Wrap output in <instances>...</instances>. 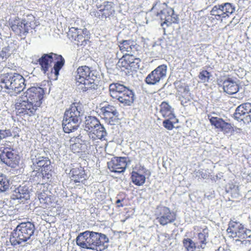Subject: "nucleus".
Returning a JSON list of instances; mask_svg holds the SVG:
<instances>
[{"mask_svg": "<svg viewBox=\"0 0 251 251\" xmlns=\"http://www.w3.org/2000/svg\"><path fill=\"white\" fill-rule=\"evenodd\" d=\"M44 91L41 87H32L28 88L15 103L18 115H34L42 103Z\"/></svg>", "mask_w": 251, "mask_h": 251, "instance_id": "1", "label": "nucleus"}, {"mask_svg": "<svg viewBox=\"0 0 251 251\" xmlns=\"http://www.w3.org/2000/svg\"><path fill=\"white\" fill-rule=\"evenodd\" d=\"M31 159L33 166L31 176L38 183H48L51 181L52 166L48 158L41 156L38 150L32 151Z\"/></svg>", "mask_w": 251, "mask_h": 251, "instance_id": "2", "label": "nucleus"}, {"mask_svg": "<svg viewBox=\"0 0 251 251\" xmlns=\"http://www.w3.org/2000/svg\"><path fill=\"white\" fill-rule=\"evenodd\" d=\"M98 72L86 66L79 67L77 69L75 80L83 91L92 92L98 88Z\"/></svg>", "mask_w": 251, "mask_h": 251, "instance_id": "3", "label": "nucleus"}, {"mask_svg": "<svg viewBox=\"0 0 251 251\" xmlns=\"http://www.w3.org/2000/svg\"><path fill=\"white\" fill-rule=\"evenodd\" d=\"M24 77L16 73H7L1 74L0 76V86L6 90L10 96L20 94L25 87Z\"/></svg>", "mask_w": 251, "mask_h": 251, "instance_id": "4", "label": "nucleus"}, {"mask_svg": "<svg viewBox=\"0 0 251 251\" xmlns=\"http://www.w3.org/2000/svg\"><path fill=\"white\" fill-rule=\"evenodd\" d=\"M85 119L82 126L84 130L88 133L86 138L93 142H95L96 139L106 141L108 133L99 119L92 116L86 117Z\"/></svg>", "mask_w": 251, "mask_h": 251, "instance_id": "5", "label": "nucleus"}, {"mask_svg": "<svg viewBox=\"0 0 251 251\" xmlns=\"http://www.w3.org/2000/svg\"><path fill=\"white\" fill-rule=\"evenodd\" d=\"M35 231V225L31 222H23L19 224L11 233L10 242L11 245L15 246L27 241L32 240Z\"/></svg>", "mask_w": 251, "mask_h": 251, "instance_id": "6", "label": "nucleus"}, {"mask_svg": "<svg viewBox=\"0 0 251 251\" xmlns=\"http://www.w3.org/2000/svg\"><path fill=\"white\" fill-rule=\"evenodd\" d=\"M41 66V70L44 74H46L51 67V64L54 62V66L51 69V73H53L56 79L59 74V71L63 66L65 60L61 55H58L52 52L49 54H44L41 57L37 60Z\"/></svg>", "mask_w": 251, "mask_h": 251, "instance_id": "7", "label": "nucleus"}, {"mask_svg": "<svg viewBox=\"0 0 251 251\" xmlns=\"http://www.w3.org/2000/svg\"><path fill=\"white\" fill-rule=\"evenodd\" d=\"M109 88L110 96L121 103L130 105L133 102L134 95L133 91L124 85L115 83L111 84Z\"/></svg>", "mask_w": 251, "mask_h": 251, "instance_id": "8", "label": "nucleus"}, {"mask_svg": "<svg viewBox=\"0 0 251 251\" xmlns=\"http://www.w3.org/2000/svg\"><path fill=\"white\" fill-rule=\"evenodd\" d=\"M158 7L160 10L156 14L157 17L159 18L161 21H164L161 24V26L166 25L167 26H169L172 23H178L179 18L177 14H175L174 9L171 7H168L166 3L156 4L153 9Z\"/></svg>", "mask_w": 251, "mask_h": 251, "instance_id": "9", "label": "nucleus"}, {"mask_svg": "<svg viewBox=\"0 0 251 251\" xmlns=\"http://www.w3.org/2000/svg\"><path fill=\"white\" fill-rule=\"evenodd\" d=\"M96 6L98 11L91 12L94 16L101 20H105L114 15L115 13L114 4L111 1H103L102 0H95Z\"/></svg>", "mask_w": 251, "mask_h": 251, "instance_id": "10", "label": "nucleus"}, {"mask_svg": "<svg viewBox=\"0 0 251 251\" xmlns=\"http://www.w3.org/2000/svg\"><path fill=\"white\" fill-rule=\"evenodd\" d=\"M155 216L157 222L163 226L172 223L176 220V213L168 207L162 205L157 206Z\"/></svg>", "mask_w": 251, "mask_h": 251, "instance_id": "11", "label": "nucleus"}, {"mask_svg": "<svg viewBox=\"0 0 251 251\" xmlns=\"http://www.w3.org/2000/svg\"><path fill=\"white\" fill-rule=\"evenodd\" d=\"M226 231L231 233L233 237L238 238L239 240L251 238V230L247 228L239 222L230 221Z\"/></svg>", "mask_w": 251, "mask_h": 251, "instance_id": "12", "label": "nucleus"}, {"mask_svg": "<svg viewBox=\"0 0 251 251\" xmlns=\"http://www.w3.org/2000/svg\"><path fill=\"white\" fill-rule=\"evenodd\" d=\"M109 239L104 234L91 231L89 250L102 251L108 247Z\"/></svg>", "mask_w": 251, "mask_h": 251, "instance_id": "13", "label": "nucleus"}, {"mask_svg": "<svg viewBox=\"0 0 251 251\" xmlns=\"http://www.w3.org/2000/svg\"><path fill=\"white\" fill-rule=\"evenodd\" d=\"M167 66L162 64L150 73L146 77L145 82L149 85H156L166 77Z\"/></svg>", "mask_w": 251, "mask_h": 251, "instance_id": "14", "label": "nucleus"}, {"mask_svg": "<svg viewBox=\"0 0 251 251\" xmlns=\"http://www.w3.org/2000/svg\"><path fill=\"white\" fill-rule=\"evenodd\" d=\"M235 119L245 124L251 123V103H244L239 105L234 114Z\"/></svg>", "mask_w": 251, "mask_h": 251, "instance_id": "15", "label": "nucleus"}, {"mask_svg": "<svg viewBox=\"0 0 251 251\" xmlns=\"http://www.w3.org/2000/svg\"><path fill=\"white\" fill-rule=\"evenodd\" d=\"M75 142L70 145V149L74 153L85 152L93 147L95 142L83 136H79L75 139Z\"/></svg>", "mask_w": 251, "mask_h": 251, "instance_id": "16", "label": "nucleus"}, {"mask_svg": "<svg viewBox=\"0 0 251 251\" xmlns=\"http://www.w3.org/2000/svg\"><path fill=\"white\" fill-rule=\"evenodd\" d=\"M1 161L7 166L13 168L18 166L20 156L14 150L4 149L0 154Z\"/></svg>", "mask_w": 251, "mask_h": 251, "instance_id": "17", "label": "nucleus"}, {"mask_svg": "<svg viewBox=\"0 0 251 251\" xmlns=\"http://www.w3.org/2000/svg\"><path fill=\"white\" fill-rule=\"evenodd\" d=\"M128 158L125 157H114L107 162V167L110 171L115 173L124 172L126 166Z\"/></svg>", "mask_w": 251, "mask_h": 251, "instance_id": "18", "label": "nucleus"}, {"mask_svg": "<svg viewBox=\"0 0 251 251\" xmlns=\"http://www.w3.org/2000/svg\"><path fill=\"white\" fill-rule=\"evenodd\" d=\"M83 115V113L78 104L73 103L69 109L66 110L64 118L81 123Z\"/></svg>", "mask_w": 251, "mask_h": 251, "instance_id": "19", "label": "nucleus"}, {"mask_svg": "<svg viewBox=\"0 0 251 251\" xmlns=\"http://www.w3.org/2000/svg\"><path fill=\"white\" fill-rule=\"evenodd\" d=\"M20 29L21 35L19 36H25L30 30L34 29L37 25L35 18L32 15H27L26 18L21 21Z\"/></svg>", "mask_w": 251, "mask_h": 251, "instance_id": "20", "label": "nucleus"}, {"mask_svg": "<svg viewBox=\"0 0 251 251\" xmlns=\"http://www.w3.org/2000/svg\"><path fill=\"white\" fill-rule=\"evenodd\" d=\"M118 43L120 50L125 54L134 53L137 50L138 45L133 40H122L119 41Z\"/></svg>", "mask_w": 251, "mask_h": 251, "instance_id": "21", "label": "nucleus"}, {"mask_svg": "<svg viewBox=\"0 0 251 251\" xmlns=\"http://www.w3.org/2000/svg\"><path fill=\"white\" fill-rule=\"evenodd\" d=\"M12 197L14 200H19L21 202L29 199V191L26 185H20L13 191Z\"/></svg>", "mask_w": 251, "mask_h": 251, "instance_id": "22", "label": "nucleus"}, {"mask_svg": "<svg viewBox=\"0 0 251 251\" xmlns=\"http://www.w3.org/2000/svg\"><path fill=\"white\" fill-rule=\"evenodd\" d=\"M91 231L86 230L78 234L76 238V245L83 249L89 250Z\"/></svg>", "mask_w": 251, "mask_h": 251, "instance_id": "23", "label": "nucleus"}, {"mask_svg": "<svg viewBox=\"0 0 251 251\" xmlns=\"http://www.w3.org/2000/svg\"><path fill=\"white\" fill-rule=\"evenodd\" d=\"M71 180L75 182H81L85 181L87 178L84 168L80 166L74 168L70 171Z\"/></svg>", "mask_w": 251, "mask_h": 251, "instance_id": "24", "label": "nucleus"}, {"mask_svg": "<svg viewBox=\"0 0 251 251\" xmlns=\"http://www.w3.org/2000/svg\"><path fill=\"white\" fill-rule=\"evenodd\" d=\"M225 92L229 95L236 94L239 90V85L231 78H227L223 83Z\"/></svg>", "mask_w": 251, "mask_h": 251, "instance_id": "25", "label": "nucleus"}, {"mask_svg": "<svg viewBox=\"0 0 251 251\" xmlns=\"http://www.w3.org/2000/svg\"><path fill=\"white\" fill-rule=\"evenodd\" d=\"M80 122L63 118L62 126L65 132L69 133L76 130L79 126Z\"/></svg>", "mask_w": 251, "mask_h": 251, "instance_id": "26", "label": "nucleus"}, {"mask_svg": "<svg viewBox=\"0 0 251 251\" xmlns=\"http://www.w3.org/2000/svg\"><path fill=\"white\" fill-rule=\"evenodd\" d=\"M160 112L165 118L174 119L175 118L173 109L168 103L165 101L162 102L160 104Z\"/></svg>", "mask_w": 251, "mask_h": 251, "instance_id": "27", "label": "nucleus"}, {"mask_svg": "<svg viewBox=\"0 0 251 251\" xmlns=\"http://www.w3.org/2000/svg\"><path fill=\"white\" fill-rule=\"evenodd\" d=\"M183 244L187 251H200L201 249L198 244V242L190 238L184 239Z\"/></svg>", "mask_w": 251, "mask_h": 251, "instance_id": "28", "label": "nucleus"}, {"mask_svg": "<svg viewBox=\"0 0 251 251\" xmlns=\"http://www.w3.org/2000/svg\"><path fill=\"white\" fill-rule=\"evenodd\" d=\"M208 237V229L207 227H205L198 233V244L201 249H204L207 243V239Z\"/></svg>", "mask_w": 251, "mask_h": 251, "instance_id": "29", "label": "nucleus"}, {"mask_svg": "<svg viewBox=\"0 0 251 251\" xmlns=\"http://www.w3.org/2000/svg\"><path fill=\"white\" fill-rule=\"evenodd\" d=\"M210 15L213 16V19L222 22L223 20L227 19L224 14V12H222V9L220 8L219 5H216L213 7L210 11Z\"/></svg>", "mask_w": 251, "mask_h": 251, "instance_id": "30", "label": "nucleus"}, {"mask_svg": "<svg viewBox=\"0 0 251 251\" xmlns=\"http://www.w3.org/2000/svg\"><path fill=\"white\" fill-rule=\"evenodd\" d=\"M131 178L132 182L137 186L143 185L146 181V177L144 175L135 171H133L131 173Z\"/></svg>", "mask_w": 251, "mask_h": 251, "instance_id": "31", "label": "nucleus"}, {"mask_svg": "<svg viewBox=\"0 0 251 251\" xmlns=\"http://www.w3.org/2000/svg\"><path fill=\"white\" fill-rule=\"evenodd\" d=\"M218 5L227 18L235 11V6L232 3L226 2Z\"/></svg>", "mask_w": 251, "mask_h": 251, "instance_id": "32", "label": "nucleus"}, {"mask_svg": "<svg viewBox=\"0 0 251 251\" xmlns=\"http://www.w3.org/2000/svg\"><path fill=\"white\" fill-rule=\"evenodd\" d=\"M9 186L10 180L8 177L3 174H0V193L6 191Z\"/></svg>", "mask_w": 251, "mask_h": 251, "instance_id": "33", "label": "nucleus"}, {"mask_svg": "<svg viewBox=\"0 0 251 251\" xmlns=\"http://www.w3.org/2000/svg\"><path fill=\"white\" fill-rule=\"evenodd\" d=\"M38 199L43 206L47 207L51 203V199L47 192L43 191L38 194Z\"/></svg>", "mask_w": 251, "mask_h": 251, "instance_id": "34", "label": "nucleus"}, {"mask_svg": "<svg viewBox=\"0 0 251 251\" xmlns=\"http://www.w3.org/2000/svg\"><path fill=\"white\" fill-rule=\"evenodd\" d=\"M227 192H230L233 198H237L240 195L239 186L233 183L228 184Z\"/></svg>", "mask_w": 251, "mask_h": 251, "instance_id": "35", "label": "nucleus"}, {"mask_svg": "<svg viewBox=\"0 0 251 251\" xmlns=\"http://www.w3.org/2000/svg\"><path fill=\"white\" fill-rule=\"evenodd\" d=\"M192 99L190 90L179 94V99L181 101V104L183 106H185L186 104L190 101Z\"/></svg>", "mask_w": 251, "mask_h": 251, "instance_id": "36", "label": "nucleus"}, {"mask_svg": "<svg viewBox=\"0 0 251 251\" xmlns=\"http://www.w3.org/2000/svg\"><path fill=\"white\" fill-rule=\"evenodd\" d=\"M88 38V37L84 36L82 33H79L74 41L78 46H85L87 44Z\"/></svg>", "mask_w": 251, "mask_h": 251, "instance_id": "37", "label": "nucleus"}, {"mask_svg": "<svg viewBox=\"0 0 251 251\" xmlns=\"http://www.w3.org/2000/svg\"><path fill=\"white\" fill-rule=\"evenodd\" d=\"M21 21L16 20L12 22L10 24V27L12 30L17 34L21 35V29H20V26Z\"/></svg>", "mask_w": 251, "mask_h": 251, "instance_id": "38", "label": "nucleus"}, {"mask_svg": "<svg viewBox=\"0 0 251 251\" xmlns=\"http://www.w3.org/2000/svg\"><path fill=\"white\" fill-rule=\"evenodd\" d=\"M81 29L72 27L70 28L68 35L72 41H74L79 33H82Z\"/></svg>", "mask_w": 251, "mask_h": 251, "instance_id": "39", "label": "nucleus"}, {"mask_svg": "<svg viewBox=\"0 0 251 251\" xmlns=\"http://www.w3.org/2000/svg\"><path fill=\"white\" fill-rule=\"evenodd\" d=\"M174 84L177 90L179 95L189 90V86L185 83L180 82H175Z\"/></svg>", "mask_w": 251, "mask_h": 251, "instance_id": "40", "label": "nucleus"}, {"mask_svg": "<svg viewBox=\"0 0 251 251\" xmlns=\"http://www.w3.org/2000/svg\"><path fill=\"white\" fill-rule=\"evenodd\" d=\"M210 122L212 126H215L216 128L220 129L224 121L220 118L212 117L209 119Z\"/></svg>", "mask_w": 251, "mask_h": 251, "instance_id": "41", "label": "nucleus"}, {"mask_svg": "<svg viewBox=\"0 0 251 251\" xmlns=\"http://www.w3.org/2000/svg\"><path fill=\"white\" fill-rule=\"evenodd\" d=\"M101 111L102 113V115H104L105 114H107L110 113H114V114H118V112L116 109V108L112 105H108L107 106H105L101 108Z\"/></svg>", "mask_w": 251, "mask_h": 251, "instance_id": "42", "label": "nucleus"}, {"mask_svg": "<svg viewBox=\"0 0 251 251\" xmlns=\"http://www.w3.org/2000/svg\"><path fill=\"white\" fill-rule=\"evenodd\" d=\"M10 54L8 47L3 48L0 51V61H4L10 55Z\"/></svg>", "mask_w": 251, "mask_h": 251, "instance_id": "43", "label": "nucleus"}, {"mask_svg": "<svg viewBox=\"0 0 251 251\" xmlns=\"http://www.w3.org/2000/svg\"><path fill=\"white\" fill-rule=\"evenodd\" d=\"M123 57L125 58V64L124 65L126 69H128V66L130 65L131 63L134 60V59L136 58L134 56V55L131 53H126L123 56Z\"/></svg>", "mask_w": 251, "mask_h": 251, "instance_id": "44", "label": "nucleus"}, {"mask_svg": "<svg viewBox=\"0 0 251 251\" xmlns=\"http://www.w3.org/2000/svg\"><path fill=\"white\" fill-rule=\"evenodd\" d=\"M220 129L221 131L226 133H230L234 130L233 127L232 126V125L230 124L227 123L225 121L222 124Z\"/></svg>", "mask_w": 251, "mask_h": 251, "instance_id": "45", "label": "nucleus"}, {"mask_svg": "<svg viewBox=\"0 0 251 251\" xmlns=\"http://www.w3.org/2000/svg\"><path fill=\"white\" fill-rule=\"evenodd\" d=\"M211 75L206 70H203L200 73L199 78L203 82H208Z\"/></svg>", "mask_w": 251, "mask_h": 251, "instance_id": "46", "label": "nucleus"}, {"mask_svg": "<svg viewBox=\"0 0 251 251\" xmlns=\"http://www.w3.org/2000/svg\"><path fill=\"white\" fill-rule=\"evenodd\" d=\"M12 136V133L10 129H0V141Z\"/></svg>", "mask_w": 251, "mask_h": 251, "instance_id": "47", "label": "nucleus"}, {"mask_svg": "<svg viewBox=\"0 0 251 251\" xmlns=\"http://www.w3.org/2000/svg\"><path fill=\"white\" fill-rule=\"evenodd\" d=\"M140 62V60L139 58H136L134 59V60L131 63L130 65L128 66V69L130 70H135L139 68V64Z\"/></svg>", "mask_w": 251, "mask_h": 251, "instance_id": "48", "label": "nucleus"}, {"mask_svg": "<svg viewBox=\"0 0 251 251\" xmlns=\"http://www.w3.org/2000/svg\"><path fill=\"white\" fill-rule=\"evenodd\" d=\"M196 177L206 179L209 176L205 171L200 170L195 173Z\"/></svg>", "mask_w": 251, "mask_h": 251, "instance_id": "49", "label": "nucleus"}, {"mask_svg": "<svg viewBox=\"0 0 251 251\" xmlns=\"http://www.w3.org/2000/svg\"><path fill=\"white\" fill-rule=\"evenodd\" d=\"M167 119L163 122V126L168 130H172L174 128V126L170 120L172 119L166 118Z\"/></svg>", "mask_w": 251, "mask_h": 251, "instance_id": "50", "label": "nucleus"}, {"mask_svg": "<svg viewBox=\"0 0 251 251\" xmlns=\"http://www.w3.org/2000/svg\"><path fill=\"white\" fill-rule=\"evenodd\" d=\"M153 51L156 52L158 55L162 54L164 53V48L160 45V44H155L153 46Z\"/></svg>", "mask_w": 251, "mask_h": 251, "instance_id": "51", "label": "nucleus"}, {"mask_svg": "<svg viewBox=\"0 0 251 251\" xmlns=\"http://www.w3.org/2000/svg\"><path fill=\"white\" fill-rule=\"evenodd\" d=\"M241 241V244L243 246H245L248 247V249L250 250L251 249V238H246L244 239H242Z\"/></svg>", "mask_w": 251, "mask_h": 251, "instance_id": "52", "label": "nucleus"}, {"mask_svg": "<svg viewBox=\"0 0 251 251\" xmlns=\"http://www.w3.org/2000/svg\"><path fill=\"white\" fill-rule=\"evenodd\" d=\"M118 116H114L109 118V119H105L106 122L111 125H115L118 122Z\"/></svg>", "mask_w": 251, "mask_h": 251, "instance_id": "53", "label": "nucleus"}, {"mask_svg": "<svg viewBox=\"0 0 251 251\" xmlns=\"http://www.w3.org/2000/svg\"><path fill=\"white\" fill-rule=\"evenodd\" d=\"M137 172L140 173L145 176L147 175H150V172L144 166H140Z\"/></svg>", "mask_w": 251, "mask_h": 251, "instance_id": "54", "label": "nucleus"}, {"mask_svg": "<svg viewBox=\"0 0 251 251\" xmlns=\"http://www.w3.org/2000/svg\"><path fill=\"white\" fill-rule=\"evenodd\" d=\"M114 116H118V114H114V113H108V114H105L104 115H103V118L105 119H109V118H111L112 117H114Z\"/></svg>", "mask_w": 251, "mask_h": 251, "instance_id": "55", "label": "nucleus"}, {"mask_svg": "<svg viewBox=\"0 0 251 251\" xmlns=\"http://www.w3.org/2000/svg\"><path fill=\"white\" fill-rule=\"evenodd\" d=\"M82 31H83L82 34L84 36H86V37H88V30L86 28H84L83 29H82Z\"/></svg>", "mask_w": 251, "mask_h": 251, "instance_id": "56", "label": "nucleus"}, {"mask_svg": "<svg viewBox=\"0 0 251 251\" xmlns=\"http://www.w3.org/2000/svg\"><path fill=\"white\" fill-rule=\"evenodd\" d=\"M121 201L120 200V199H118L116 201V203L117 204H119L121 202Z\"/></svg>", "mask_w": 251, "mask_h": 251, "instance_id": "57", "label": "nucleus"}, {"mask_svg": "<svg viewBox=\"0 0 251 251\" xmlns=\"http://www.w3.org/2000/svg\"><path fill=\"white\" fill-rule=\"evenodd\" d=\"M236 130H238V131H237V132H240V131L241 130V129L238 128H236Z\"/></svg>", "mask_w": 251, "mask_h": 251, "instance_id": "58", "label": "nucleus"}, {"mask_svg": "<svg viewBox=\"0 0 251 251\" xmlns=\"http://www.w3.org/2000/svg\"><path fill=\"white\" fill-rule=\"evenodd\" d=\"M118 207H123V206H124V205H123L122 204H120V205H118Z\"/></svg>", "mask_w": 251, "mask_h": 251, "instance_id": "59", "label": "nucleus"}, {"mask_svg": "<svg viewBox=\"0 0 251 251\" xmlns=\"http://www.w3.org/2000/svg\"><path fill=\"white\" fill-rule=\"evenodd\" d=\"M233 21H231L230 22V24H232V23Z\"/></svg>", "mask_w": 251, "mask_h": 251, "instance_id": "60", "label": "nucleus"}]
</instances>
